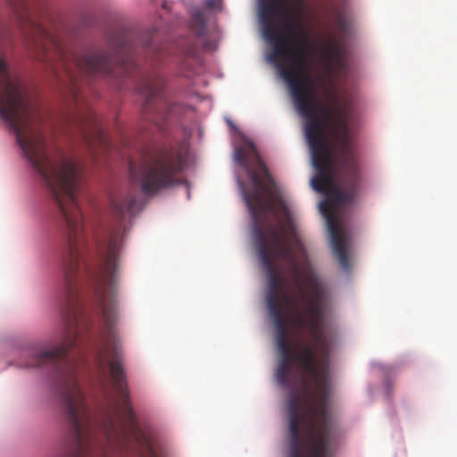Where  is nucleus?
I'll list each match as a JSON object with an SVG mask.
<instances>
[{
	"label": "nucleus",
	"instance_id": "nucleus-1",
	"mask_svg": "<svg viewBox=\"0 0 457 457\" xmlns=\"http://www.w3.org/2000/svg\"><path fill=\"white\" fill-rule=\"evenodd\" d=\"M305 312L273 324L279 361L275 376L288 388L287 457H335L338 432L328 406L331 390V343L322 330L328 294L319 276L308 270Z\"/></svg>",
	"mask_w": 457,
	"mask_h": 457
},
{
	"label": "nucleus",
	"instance_id": "nucleus-2",
	"mask_svg": "<svg viewBox=\"0 0 457 457\" xmlns=\"http://www.w3.org/2000/svg\"><path fill=\"white\" fill-rule=\"evenodd\" d=\"M305 0H258L268 55L287 83L295 108L305 119L304 134L313 165H358L351 143L352 100L328 93V107L318 99L309 71L311 43L304 23Z\"/></svg>",
	"mask_w": 457,
	"mask_h": 457
},
{
	"label": "nucleus",
	"instance_id": "nucleus-3",
	"mask_svg": "<svg viewBox=\"0 0 457 457\" xmlns=\"http://www.w3.org/2000/svg\"><path fill=\"white\" fill-rule=\"evenodd\" d=\"M235 161L243 166L249 176L253 189L248 191L239 182L245 203L253 221V235L263 271L267 276V310L273 322H289L297 312V298L285 289V279L280 276L276 259L288 262L295 284L301 288L300 270L286 234L295 233V222L281 193L262 160L254 144L245 141L235 150Z\"/></svg>",
	"mask_w": 457,
	"mask_h": 457
},
{
	"label": "nucleus",
	"instance_id": "nucleus-4",
	"mask_svg": "<svg viewBox=\"0 0 457 457\" xmlns=\"http://www.w3.org/2000/svg\"><path fill=\"white\" fill-rule=\"evenodd\" d=\"M134 193L120 194L111 198L114 223L108 227L97 242V265L94 274V292H119L124 237L128 231L125 219L137 211Z\"/></svg>",
	"mask_w": 457,
	"mask_h": 457
},
{
	"label": "nucleus",
	"instance_id": "nucleus-5",
	"mask_svg": "<svg viewBox=\"0 0 457 457\" xmlns=\"http://www.w3.org/2000/svg\"><path fill=\"white\" fill-rule=\"evenodd\" d=\"M184 164L181 151L163 148L145 156L138 164H129L130 179L145 195H154L177 183Z\"/></svg>",
	"mask_w": 457,
	"mask_h": 457
},
{
	"label": "nucleus",
	"instance_id": "nucleus-6",
	"mask_svg": "<svg viewBox=\"0 0 457 457\" xmlns=\"http://www.w3.org/2000/svg\"><path fill=\"white\" fill-rule=\"evenodd\" d=\"M21 32H52L46 28L48 9L37 0H5Z\"/></svg>",
	"mask_w": 457,
	"mask_h": 457
},
{
	"label": "nucleus",
	"instance_id": "nucleus-7",
	"mask_svg": "<svg viewBox=\"0 0 457 457\" xmlns=\"http://www.w3.org/2000/svg\"><path fill=\"white\" fill-rule=\"evenodd\" d=\"M79 132L83 141L93 146L95 143L104 144L105 136L96 114L91 110L80 112L76 120Z\"/></svg>",
	"mask_w": 457,
	"mask_h": 457
},
{
	"label": "nucleus",
	"instance_id": "nucleus-8",
	"mask_svg": "<svg viewBox=\"0 0 457 457\" xmlns=\"http://www.w3.org/2000/svg\"><path fill=\"white\" fill-rule=\"evenodd\" d=\"M144 52L145 61L151 64H154L155 62L165 60L170 54V45L168 43L156 45L152 39L148 42L147 46H145Z\"/></svg>",
	"mask_w": 457,
	"mask_h": 457
},
{
	"label": "nucleus",
	"instance_id": "nucleus-9",
	"mask_svg": "<svg viewBox=\"0 0 457 457\" xmlns=\"http://www.w3.org/2000/svg\"><path fill=\"white\" fill-rule=\"evenodd\" d=\"M331 12L338 36L343 37L347 35L349 31V22L345 13L339 6L334 3L331 4Z\"/></svg>",
	"mask_w": 457,
	"mask_h": 457
},
{
	"label": "nucleus",
	"instance_id": "nucleus-10",
	"mask_svg": "<svg viewBox=\"0 0 457 457\" xmlns=\"http://www.w3.org/2000/svg\"><path fill=\"white\" fill-rule=\"evenodd\" d=\"M191 27L197 36L202 37L206 31L205 19L201 12H195L191 20Z\"/></svg>",
	"mask_w": 457,
	"mask_h": 457
},
{
	"label": "nucleus",
	"instance_id": "nucleus-11",
	"mask_svg": "<svg viewBox=\"0 0 457 457\" xmlns=\"http://www.w3.org/2000/svg\"><path fill=\"white\" fill-rule=\"evenodd\" d=\"M326 52L329 57H339L341 54L340 42L336 37L330 38V41H329L328 46H327Z\"/></svg>",
	"mask_w": 457,
	"mask_h": 457
},
{
	"label": "nucleus",
	"instance_id": "nucleus-12",
	"mask_svg": "<svg viewBox=\"0 0 457 457\" xmlns=\"http://www.w3.org/2000/svg\"><path fill=\"white\" fill-rule=\"evenodd\" d=\"M182 52L187 57H191L196 54V49L194 46H190L183 49Z\"/></svg>",
	"mask_w": 457,
	"mask_h": 457
},
{
	"label": "nucleus",
	"instance_id": "nucleus-13",
	"mask_svg": "<svg viewBox=\"0 0 457 457\" xmlns=\"http://www.w3.org/2000/svg\"><path fill=\"white\" fill-rule=\"evenodd\" d=\"M212 0H208V6H212Z\"/></svg>",
	"mask_w": 457,
	"mask_h": 457
}]
</instances>
